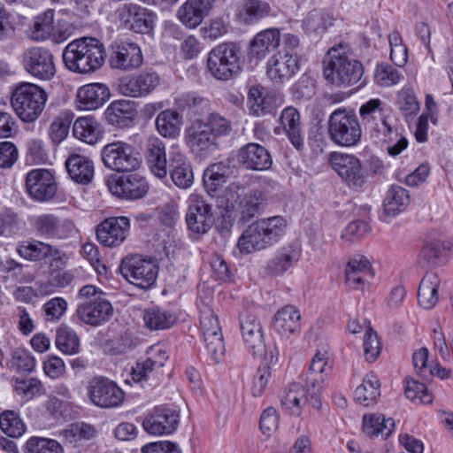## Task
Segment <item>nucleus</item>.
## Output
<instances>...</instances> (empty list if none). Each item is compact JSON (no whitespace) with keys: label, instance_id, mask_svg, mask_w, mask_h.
I'll use <instances>...</instances> for the list:
<instances>
[{"label":"nucleus","instance_id":"nucleus-21","mask_svg":"<svg viewBox=\"0 0 453 453\" xmlns=\"http://www.w3.org/2000/svg\"><path fill=\"white\" fill-rule=\"evenodd\" d=\"M143 62L141 48L134 42H122L112 45L110 65L120 71H131L139 68Z\"/></svg>","mask_w":453,"mask_h":453},{"label":"nucleus","instance_id":"nucleus-27","mask_svg":"<svg viewBox=\"0 0 453 453\" xmlns=\"http://www.w3.org/2000/svg\"><path fill=\"white\" fill-rule=\"evenodd\" d=\"M112 311L111 303L106 298L98 296L81 303L76 310V315L81 322L96 326L107 321Z\"/></svg>","mask_w":453,"mask_h":453},{"label":"nucleus","instance_id":"nucleus-5","mask_svg":"<svg viewBox=\"0 0 453 453\" xmlns=\"http://www.w3.org/2000/svg\"><path fill=\"white\" fill-rule=\"evenodd\" d=\"M240 331L247 350L256 357L263 358L266 365L278 360V350L274 345H267L259 319L251 313L240 316Z\"/></svg>","mask_w":453,"mask_h":453},{"label":"nucleus","instance_id":"nucleus-48","mask_svg":"<svg viewBox=\"0 0 453 453\" xmlns=\"http://www.w3.org/2000/svg\"><path fill=\"white\" fill-rule=\"evenodd\" d=\"M73 135L88 144H96L102 137L100 124L93 117H81L73 127Z\"/></svg>","mask_w":453,"mask_h":453},{"label":"nucleus","instance_id":"nucleus-46","mask_svg":"<svg viewBox=\"0 0 453 453\" xmlns=\"http://www.w3.org/2000/svg\"><path fill=\"white\" fill-rule=\"evenodd\" d=\"M440 279L436 273L427 272L422 278L418 290V300L425 309L433 308L438 301Z\"/></svg>","mask_w":453,"mask_h":453},{"label":"nucleus","instance_id":"nucleus-29","mask_svg":"<svg viewBox=\"0 0 453 453\" xmlns=\"http://www.w3.org/2000/svg\"><path fill=\"white\" fill-rule=\"evenodd\" d=\"M62 251L57 246L36 239L20 242L17 246L18 254L25 260L35 263L46 262L48 265Z\"/></svg>","mask_w":453,"mask_h":453},{"label":"nucleus","instance_id":"nucleus-35","mask_svg":"<svg viewBox=\"0 0 453 453\" xmlns=\"http://www.w3.org/2000/svg\"><path fill=\"white\" fill-rule=\"evenodd\" d=\"M173 182L180 188H188L194 181V174L190 162L186 156L180 151L169 153V167Z\"/></svg>","mask_w":453,"mask_h":453},{"label":"nucleus","instance_id":"nucleus-44","mask_svg":"<svg viewBox=\"0 0 453 453\" xmlns=\"http://www.w3.org/2000/svg\"><path fill=\"white\" fill-rule=\"evenodd\" d=\"M280 123L293 146L301 150L303 148V136L301 131L299 111L292 107H286L280 117Z\"/></svg>","mask_w":453,"mask_h":453},{"label":"nucleus","instance_id":"nucleus-61","mask_svg":"<svg viewBox=\"0 0 453 453\" xmlns=\"http://www.w3.org/2000/svg\"><path fill=\"white\" fill-rule=\"evenodd\" d=\"M390 45V58L395 65L403 66L408 60V50L403 42L402 36L397 31L388 35Z\"/></svg>","mask_w":453,"mask_h":453},{"label":"nucleus","instance_id":"nucleus-20","mask_svg":"<svg viewBox=\"0 0 453 453\" xmlns=\"http://www.w3.org/2000/svg\"><path fill=\"white\" fill-rule=\"evenodd\" d=\"M160 82V75L156 71L146 69L123 80L119 88L127 96L142 97L152 93Z\"/></svg>","mask_w":453,"mask_h":453},{"label":"nucleus","instance_id":"nucleus-31","mask_svg":"<svg viewBox=\"0 0 453 453\" xmlns=\"http://www.w3.org/2000/svg\"><path fill=\"white\" fill-rule=\"evenodd\" d=\"M370 132L375 133L376 137L388 145L387 151L390 156L399 155L408 146V141L401 134L396 123L386 117Z\"/></svg>","mask_w":453,"mask_h":453},{"label":"nucleus","instance_id":"nucleus-64","mask_svg":"<svg viewBox=\"0 0 453 453\" xmlns=\"http://www.w3.org/2000/svg\"><path fill=\"white\" fill-rule=\"evenodd\" d=\"M401 77L400 73L394 66L388 64L378 65L374 74L376 82L385 87L398 83Z\"/></svg>","mask_w":453,"mask_h":453},{"label":"nucleus","instance_id":"nucleus-55","mask_svg":"<svg viewBox=\"0 0 453 453\" xmlns=\"http://www.w3.org/2000/svg\"><path fill=\"white\" fill-rule=\"evenodd\" d=\"M0 428L4 434L12 438H19L27 430L19 414L12 410H5L0 413Z\"/></svg>","mask_w":453,"mask_h":453},{"label":"nucleus","instance_id":"nucleus-22","mask_svg":"<svg viewBox=\"0 0 453 453\" xmlns=\"http://www.w3.org/2000/svg\"><path fill=\"white\" fill-rule=\"evenodd\" d=\"M26 188L31 197L42 202L50 200L57 192L54 176L46 169L30 171L27 174Z\"/></svg>","mask_w":453,"mask_h":453},{"label":"nucleus","instance_id":"nucleus-43","mask_svg":"<svg viewBox=\"0 0 453 453\" xmlns=\"http://www.w3.org/2000/svg\"><path fill=\"white\" fill-rule=\"evenodd\" d=\"M232 173L228 162H219L208 166L203 175V182L206 192L214 196L216 193L226 183Z\"/></svg>","mask_w":453,"mask_h":453},{"label":"nucleus","instance_id":"nucleus-9","mask_svg":"<svg viewBox=\"0 0 453 453\" xmlns=\"http://www.w3.org/2000/svg\"><path fill=\"white\" fill-rule=\"evenodd\" d=\"M121 275L131 284L142 288H151L157 280L158 266L151 258L133 255L127 257L119 265Z\"/></svg>","mask_w":453,"mask_h":453},{"label":"nucleus","instance_id":"nucleus-4","mask_svg":"<svg viewBox=\"0 0 453 453\" xmlns=\"http://www.w3.org/2000/svg\"><path fill=\"white\" fill-rule=\"evenodd\" d=\"M241 47L234 42L219 43L212 48L207 57V69L219 81H229L242 70Z\"/></svg>","mask_w":453,"mask_h":453},{"label":"nucleus","instance_id":"nucleus-42","mask_svg":"<svg viewBox=\"0 0 453 453\" xmlns=\"http://www.w3.org/2000/svg\"><path fill=\"white\" fill-rule=\"evenodd\" d=\"M311 403V395L303 385L297 382L290 383L280 396L282 409L293 415H300L306 403Z\"/></svg>","mask_w":453,"mask_h":453},{"label":"nucleus","instance_id":"nucleus-1","mask_svg":"<svg viewBox=\"0 0 453 453\" xmlns=\"http://www.w3.org/2000/svg\"><path fill=\"white\" fill-rule=\"evenodd\" d=\"M105 56L104 45L94 37H83L69 42L62 54L65 66L73 73L81 74L100 69Z\"/></svg>","mask_w":453,"mask_h":453},{"label":"nucleus","instance_id":"nucleus-19","mask_svg":"<svg viewBox=\"0 0 453 453\" xmlns=\"http://www.w3.org/2000/svg\"><path fill=\"white\" fill-rule=\"evenodd\" d=\"M130 229L128 218L111 217L104 219L96 226L97 241L104 247L119 246L126 240Z\"/></svg>","mask_w":453,"mask_h":453},{"label":"nucleus","instance_id":"nucleus-6","mask_svg":"<svg viewBox=\"0 0 453 453\" xmlns=\"http://www.w3.org/2000/svg\"><path fill=\"white\" fill-rule=\"evenodd\" d=\"M47 93L33 83H22L12 95V106L16 114L24 122H33L42 114L46 102Z\"/></svg>","mask_w":453,"mask_h":453},{"label":"nucleus","instance_id":"nucleus-57","mask_svg":"<svg viewBox=\"0 0 453 453\" xmlns=\"http://www.w3.org/2000/svg\"><path fill=\"white\" fill-rule=\"evenodd\" d=\"M450 250L449 242L434 240L426 243L420 251V262L426 266H434L439 264L442 252Z\"/></svg>","mask_w":453,"mask_h":453},{"label":"nucleus","instance_id":"nucleus-62","mask_svg":"<svg viewBox=\"0 0 453 453\" xmlns=\"http://www.w3.org/2000/svg\"><path fill=\"white\" fill-rule=\"evenodd\" d=\"M200 326L203 339L222 334L218 316L209 308L201 311Z\"/></svg>","mask_w":453,"mask_h":453},{"label":"nucleus","instance_id":"nucleus-32","mask_svg":"<svg viewBox=\"0 0 453 453\" xmlns=\"http://www.w3.org/2000/svg\"><path fill=\"white\" fill-rule=\"evenodd\" d=\"M185 142L193 152H207L218 148V142L202 120L194 121L186 128Z\"/></svg>","mask_w":453,"mask_h":453},{"label":"nucleus","instance_id":"nucleus-2","mask_svg":"<svg viewBox=\"0 0 453 453\" xmlns=\"http://www.w3.org/2000/svg\"><path fill=\"white\" fill-rule=\"evenodd\" d=\"M286 219L281 216L264 218L250 224L240 236L237 245L241 252L250 254L265 250L285 234Z\"/></svg>","mask_w":453,"mask_h":453},{"label":"nucleus","instance_id":"nucleus-7","mask_svg":"<svg viewBox=\"0 0 453 453\" xmlns=\"http://www.w3.org/2000/svg\"><path fill=\"white\" fill-rule=\"evenodd\" d=\"M328 134L330 139L337 145H357L362 134L357 116L345 108L334 111L328 119Z\"/></svg>","mask_w":453,"mask_h":453},{"label":"nucleus","instance_id":"nucleus-12","mask_svg":"<svg viewBox=\"0 0 453 453\" xmlns=\"http://www.w3.org/2000/svg\"><path fill=\"white\" fill-rule=\"evenodd\" d=\"M115 19L125 29L149 34L154 29L156 15L150 10L134 4H120L114 12Z\"/></svg>","mask_w":453,"mask_h":453},{"label":"nucleus","instance_id":"nucleus-36","mask_svg":"<svg viewBox=\"0 0 453 453\" xmlns=\"http://www.w3.org/2000/svg\"><path fill=\"white\" fill-rule=\"evenodd\" d=\"M301 250L296 244H289L280 248L274 256L268 260L265 273L271 276H280L300 259Z\"/></svg>","mask_w":453,"mask_h":453},{"label":"nucleus","instance_id":"nucleus-41","mask_svg":"<svg viewBox=\"0 0 453 453\" xmlns=\"http://www.w3.org/2000/svg\"><path fill=\"white\" fill-rule=\"evenodd\" d=\"M109 124L126 127L132 125L136 110L134 103L129 100H118L110 104L104 112Z\"/></svg>","mask_w":453,"mask_h":453},{"label":"nucleus","instance_id":"nucleus-25","mask_svg":"<svg viewBox=\"0 0 453 453\" xmlns=\"http://www.w3.org/2000/svg\"><path fill=\"white\" fill-rule=\"evenodd\" d=\"M237 161L244 169L250 171H266L273 165L268 150L256 142L241 147L237 152Z\"/></svg>","mask_w":453,"mask_h":453},{"label":"nucleus","instance_id":"nucleus-23","mask_svg":"<svg viewBox=\"0 0 453 453\" xmlns=\"http://www.w3.org/2000/svg\"><path fill=\"white\" fill-rule=\"evenodd\" d=\"M300 69L298 55L277 51L266 64V73L274 82L282 83L292 78Z\"/></svg>","mask_w":453,"mask_h":453},{"label":"nucleus","instance_id":"nucleus-15","mask_svg":"<svg viewBox=\"0 0 453 453\" xmlns=\"http://www.w3.org/2000/svg\"><path fill=\"white\" fill-rule=\"evenodd\" d=\"M332 168L353 189H360L366 182L360 160L354 155L334 152L330 157Z\"/></svg>","mask_w":453,"mask_h":453},{"label":"nucleus","instance_id":"nucleus-58","mask_svg":"<svg viewBox=\"0 0 453 453\" xmlns=\"http://www.w3.org/2000/svg\"><path fill=\"white\" fill-rule=\"evenodd\" d=\"M25 453H64V450L55 440L34 436L27 441Z\"/></svg>","mask_w":453,"mask_h":453},{"label":"nucleus","instance_id":"nucleus-24","mask_svg":"<svg viewBox=\"0 0 453 453\" xmlns=\"http://www.w3.org/2000/svg\"><path fill=\"white\" fill-rule=\"evenodd\" d=\"M373 277L374 271L367 257L357 254L349 258L345 267V282L350 288L363 290Z\"/></svg>","mask_w":453,"mask_h":453},{"label":"nucleus","instance_id":"nucleus-39","mask_svg":"<svg viewBox=\"0 0 453 453\" xmlns=\"http://www.w3.org/2000/svg\"><path fill=\"white\" fill-rule=\"evenodd\" d=\"M211 0H187L178 10L180 21L187 27L195 28L209 14Z\"/></svg>","mask_w":453,"mask_h":453},{"label":"nucleus","instance_id":"nucleus-26","mask_svg":"<svg viewBox=\"0 0 453 453\" xmlns=\"http://www.w3.org/2000/svg\"><path fill=\"white\" fill-rule=\"evenodd\" d=\"M179 423V415L175 411L166 408H156L148 414L143 421L142 427L150 434H170L176 430Z\"/></svg>","mask_w":453,"mask_h":453},{"label":"nucleus","instance_id":"nucleus-52","mask_svg":"<svg viewBox=\"0 0 453 453\" xmlns=\"http://www.w3.org/2000/svg\"><path fill=\"white\" fill-rule=\"evenodd\" d=\"M54 10L48 9L43 13L35 18L30 34L32 40L43 42L50 39L52 41L54 31Z\"/></svg>","mask_w":453,"mask_h":453},{"label":"nucleus","instance_id":"nucleus-38","mask_svg":"<svg viewBox=\"0 0 453 453\" xmlns=\"http://www.w3.org/2000/svg\"><path fill=\"white\" fill-rule=\"evenodd\" d=\"M76 96L80 109L92 111L101 107L109 99L110 90L102 83H90L81 87Z\"/></svg>","mask_w":453,"mask_h":453},{"label":"nucleus","instance_id":"nucleus-53","mask_svg":"<svg viewBox=\"0 0 453 453\" xmlns=\"http://www.w3.org/2000/svg\"><path fill=\"white\" fill-rule=\"evenodd\" d=\"M143 320L145 326L150 330H164L175 323L176 316L171 311L155 306L144 311Z\"/></svg>","mask_w":453,"mask_h":453},{"label":"nucleus","instance_id":"nucleus-59","mask_svg":"<svg viewBox=\"0 0 453 453\" xmlns=\"http://www.w3.org/2000/svg\"><path fill=\"white\" fill-rule=\"evenodd\" d=\"M203 122L210 129L215 142L220 137L229 135L233 129L231 120L218 112L210 113Z\"/></svg>","mask_w":453,"mask_h":453},{"label":"nucleus","instance_id":"nucleus-13","mask_svg":"<svg viewBox=\"0 0 453 453\" xmlns=\"http://www.w3.org/2000/svg\"><path fill=\"white\" fill-rule=\"evenodd\" d=\"M21 62L24 69L35 79L50 81L56 74L55 58L48 48H27L22 53Z\"/></svg>","mask_w":453,"mask_h":453},{"label":"nucleus","instance_id":"nucleus-17","mask_svg":"<svg viewBox=\"0 0 453 453\" xmlns=\"http://www.w3.org/2000/svg\"><path fill=\"white\" fill-rule=\"evenodd\" d=\"M188 229L197 234L207 233L213 225L212 207L202 196H193L186 214Z\"/></svg>","mask_w":453,"mask_h":453},{"label":"nucleus","instance_id":"nucleus-49","mask_svg":"<svg viewBox=\"0 0 453 453\" xmlns=\"http://www.w3.org/2000/svg\"><path fill=\"white\" fill-rule=\"evenodd\" d=\"M182 123V117L173 110L162 111L156 119L157 130L165 138H177L180 134Z\"/></svg>","mask_w":453,"mask_h":453},{"label":"nucleus","instance_id":"nucleus-60","mask_svg":"<svg viewBox=\"0 0 453 453\" xmlns=\"http://www.w3.org/2000/svg\"><path fill=\"white\" fill-rule=\"evenodd\" d=\"M404 393L413 403L427 404L433 400L426 386L415 380H406Z\"/></svg>","mask_w":453,"mask_h":453},{"label":"nucleus","instance_id":"nucleus-34","mask_svg":"<svg viewBox=\"0 0 453 453\" xmlns=\"http://www.w3.org/2000/svg\"><path fill=\"white\" fill-rule=\"evenodd\" d=\"M248 99L250 111L257 117L273 114L281 101L274 93L267 91L262 86L251 87Z\"/></svg>","mask_w":453,"mask_h":453},{"label":"nucleus","instance_id":"nucleus-16","mask_svg":"<svg viewBox=\"0 0 453 453\" xmlns=\"http://www.w3.org/2000/svg\"><path fill=\"white\" fill-rule=\"evenodd\" d=\"M226 201L233 206L236 204V210L244 222L250 221L260 210L264 197L260 191L244 194V188L239 183H232L226 188Z\"/></svg>","mask_w":453,"mask_h":453},{"label":"nucleus","instance_id":"nucleus-30","mask_svg":"<svg viewBox=\"0 0 453 453\" xmlns=\"http://www.w3.org/2000/svg\"><path fill=\"white\" fill-rule=\"evenodd\" d=\"M271 17H276V12L267 0H242L236 12L237 19L247 26Z\"/></svg>","mask_w":453,"mask_h":453},{"label":"nucleus","instance_id":"nucleus-28","mask_svg":"<svg viewBox=\"0 0 453 453\" xmlns=\"http://www.w3.org/2000/svg\"><path fill=\"white\" fill-rule=\"evenodd\" d=\"M145 162L150 171L158 179L167 176L169 159L166 157L165 142L158 137H150L144 149Z\"/></svg>","mask_w":453,"mask_h":453},{"label":"nucleus","instance_id":"nucleus-63","mask_svg":"<svg viewBox=\"0 0 453 453\" xmlns=\"http://www.w3.org/2000/svg\"><path fill=\"white\" fill-rule=\"evenodd\" d=\"M72 119L66 113H61L55 118L50 127V136L51 140L59 143L68 134Z\"/></svg>","mask_w":453,"mask_h":453},{"label":"nucleus","instance_id":"nucleus-14","mask_svg":"<svg viewBox=\"0 0 453 453\" xmlns=\"http://www.w3.org/2000/svg\"><path fill=\"white\" fill-rule=\"evenodd\" d=\"M88 396L91 403L100 408H115L125 398L124 391L111 380L96 376L87 386Z\"/></svg>","mask_w":453,"mask_h":453},{"label":"nucleus","instance_id":"nucleus-18","mask_svg":"<svg viewBox=\"0 0 453 453\" xmlns=\"http://www.w3.org/2000/svg\"><path fill=\"white\" fill-rule=\"evenodd\" d=\"M32 223L36 234L46 239H65L74 229L71 219H62L51 213L36 216Z\"/></svg>","mask_w":453,"mask_h":453},{"label":"nucleus","instance_id":"nucleus-54","mask_svg":"<svg viewBox=\"0 0 453 453\" xmlns=\"http://www.w3.org/2000/svg\"><path fill=\"white\" fill-rule=\"evenodd\" d=\"M359 114L365 127L373 131L376 125L385 118L382 101L379 98L367 101L359 108Z\"/></svg>","mask_w":453,"mask_h":453},{"label":"nucleus","instance_id":"nucleus-47","mask_svg":"<svg viewBox=\"0 0 453 453\" xmlns=\"http://www.w3.org/2000/svg\"><path fill=\"white\" fill-rule=\"evenodd\" d=\"M410 203L408 191L400 186H391L383 202V214L395 217L403 211Z\"/></svg>","mask_w":453,"mask_h":453},{"label":"nucleus","instance_id":"nucleus-51","mask_svg":"<svg viewBox=\"0 0 453 453\" xmlns=\"http://www.w3.org/2000/svg\"><path fill=\"white\" fill-rule=\"evenodd\" d=\"M380 395V384L372 373L367 374L355 390V399L364 406L375 403Z\"/></svg>","mask_w":453,"mask_h":453},{"label":"nucleus","instance_id":"nucleus-10","mask_svg":"<svg viewBox=\"0 0 453 453\" xmlns=\"http://www.w3.org/2000/svg\"><path fill=\"white\" fill-rule=\"evenodd\" d=\"M332 367L328 352L326 349L318 350L305 373V387L314 409L319 410L321 407L319 395L327 383Z\"/></svg>","mask_w":453,"mask_h":453},{"label":"nucleus","instance_id":"nucleus-37","mask_svg":"<svg viewBox=\"0 0 453 453\" xmlns=\"http://www.w3.org/2000/svg\"><path fill=\"white\" fill-rule=\"evenodd\" d=\"M281 35L278 28H266L257 33L250 42V57L262 59L271 51L275 50L280 43Z\"/></svg>","mask_w":453,"mask_h":453},{"label":"nucleus","instance_id":"nucleus-11","mask_svg":"<svg viewBox=\"0 0 453 453\" xmlns=\"http://www.w3.org/2000/svg\"><path fill=\"white\" fill-rule=\"evenodd\" d=\"M121 175H110L106 185L110 192L121 199L135 201L143 198L150 188L147 179L141 173L127 172Z\"/></svg>","mask_w":453,"mask_h":453},{"label":"nucleus","instance_id":"nucleus-56","mask_svg":"<svg viewBox=\"0 0 453 453\" xmlns=\"http://www.w3.org/2000/svg\"><path fill=\"white\" fill-rule=\"evenodd\" d=\"M56 345L63 353L73 355L79 352L80 339L73 329L61 325L57 329Z\"/></svg>","mask_w":453,"mask_h":453},{"label":"nucleus","instance_id":"nucleus-45","mask_svg":"<svg viewBox=\"0 0 453 453\" xmlns=\"http://www.w3.org/2000/svg\"><path fill=\"white\" fill-rule=\"evenodd\" d=\"M68 259V255L62 251L48 265L49 282L51 286L65 288L73 280V272L65 270Z\"/></svg>","mask_w":453,"mask_h":453},{"label":"nucleus","instance_id":"nucleus-3","mask_svg":"<svg viewBox=\"0 0 453 453\" xmlns=\"http://www.w3.org/2000/svg\"><path fill=\"white\" fill-rule=\"evenodd\" d=\"M323 65L325 79L336 86L349 87L357 84L364 74L362 64L347 56L342 45L329 49Z\"/></svg>","mask_w":453,"mask_h":453},{"label":"nucleus","instance_id":"nucleus-8","mask_svg":"<svg viewBox=\"0 0 453 453\" xmlns=\"http://www.w3.org/2000/svg\"><path fill=\"white\" fill-rule=\"evenodd\" d=\"M104 165L114 172L126 173L138 169L142 157L135 148L125 142H114L105 145L101 150Z\"/></svg>","mask_w":453,"mask_h":453},{"label":"nucleus","instance_id":"nucleus-40","mask_svg":"<svg viewBox=\"0 0 453 453\" xmlns=\"http://www.w3.org/2000/svg\"><path fill=\"white\" fill-rule=\"evenodd\" d=\"M69 177L76 183L89 184L95 174L93 161L83 155L71 154L65 163Z\"/></svg>","mask_w":453,"mask_h":453},{"label":"nucleus","instance_id":"nucleus-33","mask_svg":"<svg viewBox=\"0 0 453 453\" xmlns=\"http://www.w3.org/2000/svg\"><path fill=\"white\" fill-rule=\"evenodd\" d=\"M274 331L283 337L296 335L301 328V314L294 305H286L280 309L273 319Z\"/></svg>","mask_w":453,"mask_h":453},{"label":"nucleus","instance_id":"nucleus-50","mask_svg":"<svg viewBox=\"0 0 453 453\" xmlns=\"http://www.w3.org/2000/svg\"><path fill=\"white\" fill-rule=\"evenodd\" d=\"M394 427V419L385 418V416L380 413L365 415L363 418V430L368 436L380 434L386 439L391 434Z\"/></svg>","mask_w":453,"mask_h":453}]
</instances>
